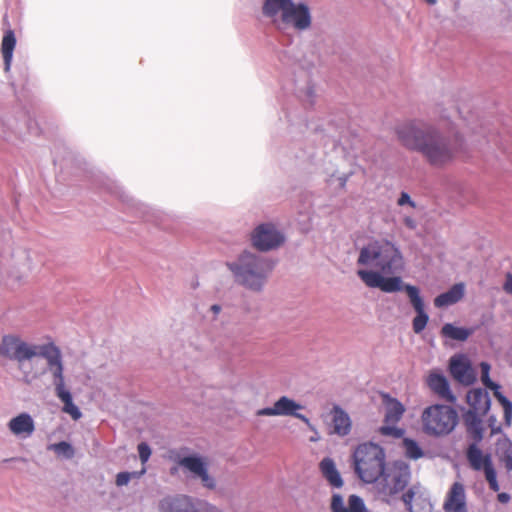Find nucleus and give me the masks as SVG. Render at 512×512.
Segmentation results:
<instances>
[{
	"instance_id": "1",
	"label": "nucleus",
	"mask_w": 512,
	"mask_h": 512,
	"mask_svg": "<svg viewBox=\"0 0 512 512\" xmlns=\"http://www.w3.org/2000/svg\"><path fill=\"white\" fill-rule=\"evenodd\" d=\"M357 263L366 267L359 269L357 275L369 288L395 293L407 285L400 277L405 268L403 254L392 241L380 239L369 242L361 248Z\"/></svg>"
},
{
	"instance_id": "2",
	"label": "nucleus",
	"mask_w": 512,
	"mask_h": 512,
	"mask_svg": "<svg viewBox=\"0 0 512 512\" xmlns=\"http://www.w3.org/2000/svg\"><path fill=\"white\" fill-rule=\"evenodd\" d=\"M354 470L361 481L375 484L378 497L390 503L409 482L410 469L404 462L386 465L384 449L374 443H363L353 453Z\"/></svg>"
},
{
	"instance_id": "3",
	"label": "nucleus",
	"mask_w": 512,
	"mask_h": 512,
	"mask_svg": "<svg viewBox=\"0 0 512 512\" xmlns=\"http://www.w3.org/2000/svg\"><path fill=\"white\" fill-rule=\"evenodd\" d=\"M396 134L404 147L421 153L435 167L451 163L465 148L464 138L458 131L445 137L434 126L420 120L400 124Z\"/></svg>"
},
{
	"instance_id": "4",
	"label": "nucleus",
	"mask_w": 512,
	"mask_h": 512,
	"mask_svg": "<svg viewBox=\"0 0 512 512\" xmlns=\"http://www.w3.org/2000/svg\"><path fill=\"white\" fill-rule=\"evenodd\" d=\"M262 16L267 23L281 32L289 29L304 32L313 23L311 8L305 1L264 0Z\"/></svg>"
},
{
	"instance_id": "5",
	"label": "nucleus",
	"mask_w": 512,
	"mask_h": 512,
	"mask_svg": "<svg viewBox=\"0 0 512 512\" xmlns=\"http://www.w3.org/2000/svg\"><path fill=\"white\" fill-rule=\"evenodd\" d=\"M274 266L272 259L250 251H243L235 260L226 263L234 281L254 293L264 290Z\"/></svg>"
},
{
	"instance_id": "6",
	"label": "nucleus",
	"mask_w": 512,
	"mask_h": 512,
	"mask_svg": "<svg viewBox=\"0 0 512 512\" xmlns=\"http://www.w3.org/2000/svg\"><path fill=\"white\" fill-rule=\"evenodd\" d=\"M422 429L429 436H444L451 433L458 423V414L450 406L434 404L421 414Z\"/></svg>"
},
{
	"instance_id": "7",
	"label": "nucleus",
	"mask_w": 512,
	"mask_h": 512,
	"mask_svg": "<svg viewBox=\"0 0 512 512\" xmlns=\"http://www.w3.org/2000/svg\"><path fill=\"white\" fill-rule=\"evenodd\" d=\"M159 512H223L216 505L186 495L167 496L160 500Z\"/></svg>"
},
{
	"instance_id": "8",
	"label": "nucleus",
	"mask_w": 512,
	"mask_h": 512,
	"mask_svg": "<svg viewBox=\"0 0 512 512\" xmlns=\"http://www.w3.org/2000/svg\"><path fill=\"white\" fill-rule=\"evenodd\" d=\"M252 246L261 252H268L279 248L285 242V236L273 223H261L251 232Z\"/></svg>"
},
{
	"instance_id": "9",
	"label": "nucleus",
	"mask_w": 512,
	"mask_h": 512,
	"mask_svg": "<svg viewBox=\"0 0 512 512\" xmlns=\"http://www.w3.org/2000/svg\"><path fill=\"white\" fill-rule=\"evenodd\" d=\"M0 357L15 361L22 369L24 363L32 359V346L17 335H4L0 342Z\"/></svg>"
},
{
	"instance_id": "10",
	"label": "nucleus",
	"mask_w": 512,
	"mask_h": 512,
	"mask_svg": "<svg viewBox=\"0 0 512 512\" xmlns=\"http://www.w3.org/2000/svg\"><path fill=\"white\" fill-rule=\"evenodd\" d=\"M466 457L470 467L473 470L484 472L490 489L494 492H498L500 486L497 481V473L494 468L491 455L483 453L482 450L477 446V443H473L469 445L466 452Z\"/></svg>"
},
{
	"instance_id": "11",
	"label": "nucleus",
	"mask_w": 512,
	"mask_h": 512,
	"mask_svg": "<svg viewBox=\"0 0 512 512\" xmlns=\"http://www.w3.org/2000/svg\"><path fill=\"white\" fill-rule=\"evenodd\" d=\"M302 409L303 406L294 399L287 396H281L274 402L272 407H265L257 410L256 415L268 417L293 416L305 423L309 430L315 431V427L311 421L305 415L298 413V411Z\"/></svg>"
},
{
	"instance_id": "12",
	"label": "nucleus",
	"mask_w": 512,
	"mask_h": 512,
	"mask_svg": "<svg viewBox=\"0 0 512 512\" xmlns=\"http://www.w3.org/2000/svg\"><path fill=\"white\" fill-rule=\"evenodd\" d=\"M34 358L46 360L48 370L53 376L52 383L64 379L61 351L50 338L42 344L34 345Z\"/></svg>"
},
{
	"instance_id": "13",
	"label": "nucleus",
	"mask_w": 512,
	"mask_h": 512,
	"mask_svg": "<svg viewBox=\"0 0 512 512\" xmlns=\"http://www.w3.org/2000/svg\"><path fill=\"white\" fill-rule=\"evenodd\" d=\"M385 418L384 425L379 428V432L383 436L399 439L404 435V430L398 428L396 424L401 420L405 407L395 398H385Z\"/></svg>"
},
{
	"instance_id": "14",
	"label": "nucleus",
	"mask_w": 512,
	"mask_h": 512,
	"mask_svg": "<svg viewBox=\"0 0 512 512\" xmlns=\"http://www.w3.org/2000/svg\"><path fill=\"white\" fill-rule=\"evenodd\" d=\"M178 465L190 475L199 479L203 487L213 490L216 487V481L208 472V464L205 459L199 455H189L179 458Z\"/></svg>"
},
{
	"instance_id": "15",
	"label": "nucleus",
	"mask_w": 512,
	"mask_h": 512,
	"mask_svg": "<svg viewBox=\"0 0 512 512\" xmlns=\"http://www.w3.org/2000/svg\"><path fill=\"white\" fill-rule=\"evenodd\" d=\"M402 291H405L411 306L416 312L412 320V328L416 334H420L429 321V315L425 311V304L420 294V289L414 285H406Z\"/></svg>"
},
{
	"instance_id": "16",
	"label": "nucleus",
	"mask_w": 512,
	"mask_h": 512,
	"mask_svg": "<svg viewBox=\"0 0 512 512\" xmlns=\"http://www.w3.org/2000/svg\"><path fill=\"white\" fill-rule=\"evenodd\" d=\"M401 499L409 512H432L427 491L419 484L410 486L401 496Z\"/></svg>"
},
{
	"instance_id": "17",
	"label": "nucleus",
	"mask_w": 512,
	"mask_h": 512,
	"mask_svg": "<svg viewBox=\"0 0 512 512\" xmlns=\"http://www.w3.org/2000/svg\"><path fill=\"white\" fill-rule=\"evenodd\" d=\"M490 368L491 367L487 362L480 363L481 381L487 388L494 391L495 398L503 408L504 423L509 427L512 422V402L500 392V386L491 381L489 377Z\"/></svg>"
},
{
	"instance_id": "18",
	"label": "nucleus",
	"mask_w": 512,
	"mask_h": 512,
	"mask_svg": "<svg viewBox=\"0 0 512 512\" xmlns=\"http://www.w3.org/2000/svg\"><path fill=\"white\" fill-rule=\"evenodd\" d=\"M443 509L445 512H468L466 490L461 482L451 485L445 496Z\"/></svg>"
},
{
	"instance_id": "19",
	"label": "nucleus",
	"mask_w": 512,
	"mask_h": 512,
	"mask_svg": "<svg viewBox=\"0 0 512 512\" xmlns=\"http://www.w3.org/2000/svg\"><path fill=\"white\" fill-rule=\"evenodd\" d=\"M450 373L458 382L465 385L472 384L476 379L475 371L469 359L462 354L451 357Z\"/></svg>"
},
{
	"instance_id": "20",
	"label": "nucleus",
	"mask_w": 512,
	"mask_h": 512,
	"mask_svg": "<svg viewBox=\"0 0 512 512\" xmlns=\"http://www.w3.org/2000/svg\"><path fill=\"white\" fill-rule=\"evenodd\" d=\"M56 397L62 402V412L70 415V417L77 421L82 417V412L79 407L73 402V397L70 390L65 385V379H61L53 383Z\"/></svg>"
},
{
	"instance_id": "21",
	"label": "nucleus",
	"mask_w": 512,
	"mask_h": 512,
	"mask_svg": "<svg viewBox=\"0 0 512 512\" xmlns=\"http://www.w3.org/2000/svg\"><path fill=\"white\" fill-rule=\"evenodd\" d=\"M331 434L344 437L351 431L352 422L348 413L339 405H334L330 411Z\"/></svg>"
},
{
	"instance_id": "22",
	"label": "nucleus",
	"mask_w": 512,
	"mask_h": 512,
	"mask_svg": "<svg viewBox=\"0 0 512 512\" xmlns=\"http://www.w3.org/2000/svg\"><path fill=\"white\" fill-rule=\"evenodd\" d=\"M428 387L441 399L454 403L456 397L450 390L446 377L439 372H431L427 377Z\"/></svg>"
},
{
	"instance_id": "23",
	"label": "nucleus",
	"mask_w": 512,
	"mask_h": 512,
	"mask_svg": "<svg viewBox=\"0 0 512 512\" xmlns=\"http://www.w3.org/2000/svg\"><path fill=\"white\" fill-rule=\"evenodd\" d=\"M319 471L331 488L340 489L343 487L344 480L332 458L324 457L319 463Z\"/></svg>"
},
{
	"instance_id": "24",
	"label": "nucleus",
	"mask_w": 512,
	"mask_h": 512,
	"mask_svg": "<svg viewBox=\"0 0 512 512\" xmlns=\"http://www.w3.org/2000/svg\"><path fill=\"white\" fill-rule=\"evenodd\" d=\"M7 426L16 438H28L32 434V417L28 413H21L13 417Z\"/></svg>"
},
{
	"instance_id": "25",
	"label": "nucleus",
	"mask_w": 512,
	"mask_h": 512,
	"mask_svg": "<svg viewBox=\"0 0 512 512\" xmlns=\"http://www.w3.org/2000/svg\"><path fill=\"white\" fill-rule=\"evenodd\" d=\"M469 405L468 411L486 414L490 408V397L486 390L481 388L471 389L466 396Z\"/></svg>"
},
{
	"instance_id": "26",
	"label": "nucleus",
	"mask_w": 512,
	"mask_h": 512,
	"mask_svg": "<svg viewBox=\"0 0 512 512\" xmlns=\"http://www.w3.org/2000/svg\"><path fill=\"white\" fill-rule=\"evenodd\" d=\"M465 294L463 283L454 284L448 291L441 293L434 299L437 308H444L459 302Z\"/></svg>"
},
{
	"instance_id": "27",
	"label": "nucleus",
	"mask_w": 512,
	"mask_h": 512,
	"mask_svg": "<svg viewBox=\"0 0 512 512\" xmlns=\"http://www.w3.org/2000/svg\"><path fill=\"white\" fill-rule=\"evenodd\" d=\"M482 415L483 414L476 413L475 411H467L463 417L467 432L475 443L480 442L483 438Z\"/></svg>"
},
{
	"instance_id": "28",
	"label": "nucleus",
	"mask_w": 512,
	"mask_h": 512,
	"mask_svg": "<svg viewBox=\"0 0 512 512\" xmlns=\"http://www.w3.org/2000/svg\"><path fill=\"white\" fill-rule=\"evenodd\" d=\"M473 333V328L458 327L452 323L444 324L440 331L443 338L460 342L466 341Z\"/></svg>"
},
{
	"instance_id": "29",
	"label": "nucleus",
	"mask_w": 512,
	"mask_h": 512,
	"mask_svg": "<svg viewBox=\"0 0 512 512\" xmlns=\"http://www.w3.org/2000/svg\"><path fill=\"white\" fill-rule=\"evenodd\" d=\"M16 46V37L12 30H7L4 33L2 43H1V53L4 60L5 71L8 72L10 70L11 61L13 57V51Z\"/></svg>"
},
{
	"instance_id": "30",
	"label": "nucleus",
	"mask_w": 512,
	"mask_h": 512,
	"mask_svg": "<svg viewBox=\"0 0 512 512\" xmlns=\"http://www.w3.org/2000/svg\"><path fill=\"white\" fill-rule=\"evenodd\" d=\"M496 447L506 469L512 470V442L503 436L497 441Z\"/></svg>"
},
{
	"instance_id": "31",
	"label": "nucleus",
	"mask_w": 512,
	"mask_h": 512,
	"mask_svg": "<svg viewBox=\"0 0 512 512\" xmlns=\"http://www.w3.org/2000/svg\"><path fill=\"white\" fill-rule=\"evenodd\" d=\"M403 446L408 458L417 460L423 456V451L416 441L410 438H405L403 440Z\"/></svg>"
},
{
	"instance_id": "32",
	"label": "nucleus",
	"mask_w": 512,
	"mask_h": 512,
	"mask_svg": "<svg viewBox=\"0 0 512 512\" xmlns=\"http://www.w3.org/2000/svg\"><path fill=\"white\" fill-rule=\"evenodd\" d=\"M50 449H52L58 456L64 457L65 459H71L75 453L72 445L65 441L52 444Z\"/></svg>"
},
{
	"instance_id": "33",
	"label": "nucleus",
	"mask_w": 512,
	"mask_h": 512,
	"mask_svg": "<svg viewBox=\"0 0 512 512\" xmlns=\"http://www.w3.org/2000/svg\"><path fill=\"white\" fill-rule=\"evenodd\" d=\"M347 512H368L363 499L358 495H350L348 498Z\"/></svg>"
},
{
	"instance_id": "34",
	"label": "nucleus",
	"mask_w": 512,
	"mask_h": 512,
	"mask_svg": "<svg viewBox=\"0 0 512 512\" xmlns=\"http://www.w3.org/2000/svg\"><path fill=\"white\" fill-rule=\"evenodd\" d=\"M331 512H347L348 507L345 505L344 498L338 494L333 493L330 502Z\"/></svg>"
},
{
	"instance_id": "35",
	"label": "nucleus",
	"mask_w": 512,
	"mask_h": 512,
	"mask_svg": "<svg viewBox=\"0 0 512 512\" xmlns=\"http://www.w3.org/2000/svg\"><path fill=\"white\" fill-rule=\"evenodd\" d=\"M144 473H145V469H143L139 473L138 472H120L116 476V484H117V486L127 485L133 477H139Z\"/></svg>"
},
{
	"instance_id": "36",
	"label": "nucleus",
	"mask_w": 512,
	"mask_h": 512,
	"mask_svg": "<svg viewBox=\"0 0 512 512\" xmlns=\"http://www.w3.org/2000/svg\"><path fill=\"white\" fill-rule=\"evenodd\" d=\"M138 453L141 462L145 464L151 456V449L148 444H146L145 442H141L138 445Z\"/></svg>"
},
{
	"instance_id": "37",
	"label": "nucleus",
	"mask_w": 512,
	"mask_h": 512,
	"mask_svg": "<svg viewBox=\"0 0 512 512\" xmlns=\"http://www.w3.org/2000/svg\"><path fill=\"white\" fill-rule=\"evenodd\" d=\"M397 204L401 207L406 205L410 206L411 208L416 207V203L411 199L407 192H401L400 197L397 200Z\"/></svg>"
},
{
	"instance_id": "38",
	"label": "nucleus",
	"mask_w": 512,
	"mask_h": 512,
	"mask_svg": "<svg viewBox=\"0 0 512 512\" xmlns=\"http://www.w3.org/2000/svg\"><path fill=\"white\" fill-rule=\"evenodd\" d=\"M314 93V88L308 85L304 91V95H302L301 97L305 102L312 104Z\"/></svg>"
},
{
	"instance_id": "39",
	"label": "nucleus",
	"mask_w": 512,
	"mask_h": 512,
	"mask_svg": "<svg viewBox=\"0 0 512 512\" xmlns=\"http://www.w3.org/2000/svg\"><path fill=\"white\" fill-rule=\"evenodd\" d=\"M503 290L512 296V274L507 273L505 276V281L502 286Z\"/></svg>"
},
{
	"instance_id": "40",
	"label": "nucleus",
	"mask_w": 512,
	"mask_h": 512,
	"mask_svg": "<svg viewBox=\"0 0 512 512\" xmlns=\"http://www.w3.org/2000/svg\"><path fill=\"white\" fill-rule=\"evenodd\" d=\"M403 222H404L405 226L411 230H414L417 228V222L411 216H404Z\"/></svg>"
},
{
	"instance_id": "41",
	"label": "nucleus",
	"mask_w": 512,
	"mask_h": 512,
	"mask_svg": "<svg viewBox=\"0 0 512 512\" xmlns=\"http://www.w3.org/2000/svg\"><path fill=\"white\" fill-rule=\"evenodd\" d=\"M488 421H489V426L491 428V433L492 434L498 433L500 431V426L496 425V418L494 416H491Z\"/></svg>"
},
{
	"instance_id": "42",
	"label": "nucleus",
	"mask_w": 512,
	"mask_h": 512,
	"mask_svg": "<svg viewBox=\"0 0 512 512\" xmlns=\"http://www.w3.org/2000/svg\"><path fill=\"white\" fill-rule=\"evenodd\" d=\"M349 177H350V174H342L337 177V181L339 183L340 188L345 187Z\"/></svg>"
},
{
	"instance_id": "43",
	"label": "nucleus",
	"mask_w": 512,
	"mask_h": 512,
	"mask_svg": "<svg viewBox=\"0 0 512 512\" xmlns=\"http://www.w3.org/2000/svg\"><path fill=\"white\" fill-rule=\"evenodd\" d=\"M497 499L501 503H508L510 501V495L508 493L502 492L497 495Z\"/></svg>"
},
{
	"instance_id": "44",
	"label": "nucleus",
	"mask_w": 512,
	"mask_h": 512,
	"mask_svg": "<svg viewBox=\"0 0 512 512\" xmlns=\"http://www.w3.org/2000/svg\"><path fill=\"white\" fill-rule=\"evenodd\" d=\"M3 462H17V463L27 464V460L23 459V458L4 459Z\"/></svg>"
},
{
	"instance_id": "45",
	"label": "nucleus",
	"mask_w": 512,
	"mask_h": 512,
	"mask_svg": "<svg viewBox=\"0 0 512 512\" xmlns=\"http://www.w3.org/2000/svg\"><path fill=\"white\" fill-rule=\"evenodd\" d=\"M210 310L217 315L221 311V306L218 304H214L211 306Z\"/></svg>"
},
{
	"instance_id": "46",
	"label": "nucleus",
	"mask_w": 512,
	"mask_h": 512,
	"mask_svg": "<svg viewBox=\"0 0 512 512\" xmlns=\"http://www.w3.org/2000/svg\"><path fill=\"white\" fill-rule=\"evenodd\" d=\"M429 5L436 4L437 0H425Z\"/></svg>"
},
{
	"instance_id": "47",
	"label": "nucleus",
	"mask_w": 512,
	"mask_h": 512,
	"mask_svg": "<svg viewBox=\"0 0 512 512\" xmlns=\"http://www.w3.org/2000/svg\"><path fill=\"white\" fill-rule=\"evenodd\" d=\"M177 471V468H172L171 473L174 474Z\"/></svg>"
},
{
	"instance_id": "48",
	"label": "nucleus",
	"mask_w": 512,
	"mask_h": 512,
	"mask_svg": "<svg viewBox=\"0 0 512 512\" xmlns=\"http://www.w3.org/2000/svg\"><path fill=\"white\" fill-rule=\"evenodd\" d=\"M24 378H25L26 382H29V379L27 378V375H25Z\"/></svg>"
}]
</instances>
